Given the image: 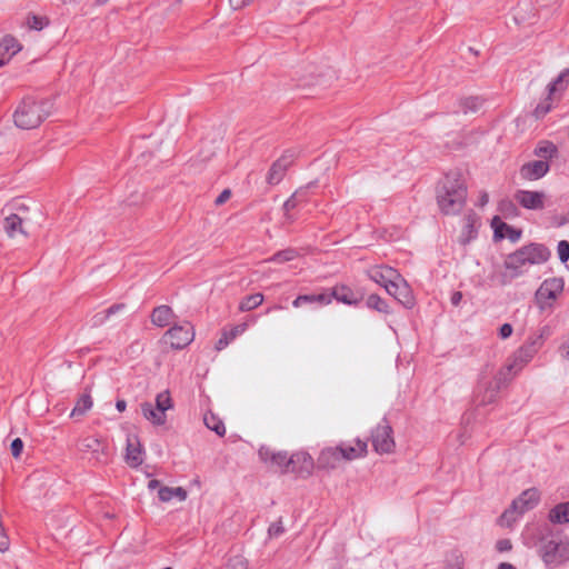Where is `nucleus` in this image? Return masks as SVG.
I'll use <instances>...</instances> for the list:
<instances>
[{
  "label": "nucleus",
  "instance_id": "nucleus-1",
  "mask_svg": "<svg viewBox=\"0 0 569 569\" xmlns=\"http://www.w3.org/2000/svg\"><path fill=\"white\" fill-rule=\"evenodd\" d=\"M437 200L442 213H459L467 200L465 181L457 174H447L438 191Z\"/></svg>",
  "mask_w": 569,
  "mask_h": 569
},
{
  "label": "nucleus",
  "instance_id": "nucleus-2",
  "mask_svg": "<svg viewBox=\"0 0 569 569\" xmlns=\"http://www.w3.org/2000/svg\"><path fill=\"white\" fill-rule=\"evenodd\" d=\"M52 104L46 99H23L13 114L18 128L30 130L39 127L51 113Z\"/></svg>",
  "mask_w": 569,
  "mask_h": 569
},
{
  "label": "nucleus",
  "instance_id": "nucleus-3",
  "mask_svg": "<svg viewBox=\"0 0 569 569\" xmlns=\"http://www.w3.org/2000/svg\"><path fill=\"white\" fill-rule=\"evenodd\" d=\"M540 556L547 566L558 567L569 560V539L550 535L541 539Z\"/></svg>",
  "mask_w": 569,
  "mask_h": 569
},
{
  "label": "nucleus",
  "instance_id": "nucleus-4",
  "mask_svg": "<svg viewBox=\"0 0 569 569\" xmlns=\"http://www.w3.org/2000/svg\"><path fill=\"white\" fill-rule=\"evenodd\" d=\"M77 449L93 466H104L111 460V450L106 439L96 436L81 437Z\"/></svg>",
  "mask_w": 569,
  "mask_h": 569
},
{
  "label": "nucleus",
  "instance_id": "nucleus-5",
  "mask_svg": "<svg viewBox=\"0 0 569 569\" xmlns=\"http://www.w3.org/2000/svg\"><path fill=\"white\" fill-rule=\"evenodd\" d=\"M540 500V493L536 488L525 490L511 506L500 516V525L510 527L525 512L533 509Z\"/></svg>",
  "mask_w": 569,
  "mask_h": 569
},
{
  "label": "nucleus",
  "instance_id": "nucleus-6",
  "mask_svg": "<svg viewBox=\"0 0 569 569\" xmlns=\"http://www.w3.org/2000/svg\"><path fill=\"white\" fill-rule=\"evenodd\" d=\"M546 331L547 328H543L538 337L530 339L528 343L520 347L515 353L512 362L508 363L501 371H505L506 376L511 378L512 375L521 370L523 366L533 358L538 349L542 346Z\"/></svg>",
  "mask_w": 569,
  "mask_h": 569
},
{
  "label": "nucleus",
  "instance_id": "nucleus-7",
  "mask_svg": "<svg viewBox=\"0 0 569 569\" xmlns=\"http://www.w3.org/2000/svg\"><path fill=\"white\" fill-rule=\"evenodd\" d=\"M563 280L561 278L546 279L536 292V302L540 310L551 308L553 302L563 291Z\"/></svg>",
  "mask_w": 569,
  "mask_h": 569
},
{
  "label": "nucleus",
  "instance_id": "nucleus-8",
  "mask_svg": "<svg viewBox=\"0 0 569 569\" xmlns=\"http://www.w3.org/2000/svg\"><path fill=\"white\" fill-rule=\"evenodd\" d=\"M193 339L194 331L189 322L171 327L162 337L164 343L177 350L186 348Z\"/></svg>",
  "mask_w": 569,
  "mask_h": 569
},
{
  "label": "nucleus",
  "instance_id": "nucleus-9",
  "mask_svg": "<svg viewBox=\"0 0 569 569\" xmlns=\"http://www.w3.org/2000/svg\"><path fill=\"white\" fill-rule=\"evenodd\" d=\"M371 443L378 453H390L393 451L396 443L392 437V428L386 418L372 431Z\"/></svg>",
  "mask_w": 569,
  "mask_h": 569
},
{
  "label": "nucleus",
  "instance_id": "nucleus-10",
  "mask_svg": "<svg viewBox=\"0 0 569 569\" xmlns=\"http://www.w3.org/2000/svg\"><path fill=\"white\" fill-rule=\"evenodd\" d=\"M510 377L506 376L505 371H500L495 378L493 382L480 381L476 392V401L480 406L490 405L496 401L499 390Z\"/></svg>",
  "mask_w": 569,
  "mask_h": 569
},
{
  "label": "nucleus",
  "instance_id": "nucleus-11",
  "mask_svg": "<svg viewBox=\"0 0 569 569\" xmlns=\"http://www.w3.org/2000/svg\"><path fill=\"white\" fill-rule=\"evenodd\" d=\"M259 458L271 468L278 469L282 473H288L289 457L284 451H274L267 446L260 447Z\"/></svg>",
  "mask_w": 569,
  "mask_h": 569
},
{
  "label": "nucleus",
  "instance_id": "nucleus-12",
  "mask_svg": "<svg viewBox=\"0 0 569 569\" xmlns=\"http://www.w3.org/2000/svg\"><path fill=\"white\" fill-rule=\"evenodd\" d=\"M143 448L137 435L129 433L127 436V446L124 460L131 468H138L143 462Z\"/></svg>",
  "mask_w": 569,
  "mask_h": 569
},
{
  "label": "nucleus",
  "instance_id": "nucleus-13",
  "mask_svg": "<svg viewBox=\"0 0 569 569\" xmlns=\"http://www.w3.org/2000/svg\"><path fill=\"white\" fill-rule=\"evenodd\" d=\"M387 292L407 308L413 306V297L407 281L399 273V279L387 286Z\"/></svg>",
  "mask_w": 569,
  "mask_h": 569
},
{
  "label": "nucleus",
  "instance_id": "nucleus-14",
  "mask_svg": "<svg viewBox=\"0 0 569 569\" xmlns=\"http://www.w3.org/2000/svg\"><path fill=\"white\" fill-rule=\"evenodd\" d=\"M288 461V473L310 475L313 469L312 457L303 451L292 453Z\"/></svg>",
  "mask_w": 569,
  "mask_h": 569
},
{
  "label": "nucleus",
  "instance_id": "nucleus-15",
  "mask_svg": "<svg viewBox=\"0 0 569 569\" xmlns=\"http://www.w3.org/2000/svg\"><path fill=\"white\" fill-rule=\"evenodd\" d=\"M545 193L541 191L518 190L515 200L525 209L541 210L545 207Z\"/></svg>",
  "mask_w": 569,
  "mask_h": 569
},
{
  "label": "nucleus",
  "instance_id": "nucleus-16",
  "mask_svg": "<svg viewBox=\"0 0 569 569\" xmlns=\"http://www.w3.org/2000/svg\"><path fill=\"white\" fill-rule=\"evenodd\" d=\"M293 162V153L287 152L274 161L268 172L267 182L278 184L284 177L286 171Z\"/></svg>",
  "mask_w": 569,
  "mask_h": 569
},
{
  "label": "nucleus",
  "instance_id": "nucleus-17",
  "mask_svg": "<svg viewBox=\"0 0 569 569\" xmlns=\"http://www.w3.org/2000/svg\"><path fill=\"white\" fill-rule=\"evenodd\" d=\"M368 277L370 280L375 281L376 283L380 284L387 290V286L391 284L392 281L399 279V272L388 266H376L367 271Z\"/></svg>",
  "mask_w": 569,
  "mask_h": 569
},
{
  "label": "nucleus",
  "instance_id": "nucleus-18",
  "mask_svg": "<svg viewBox=\"0 0 569 569\" xmlns=\"http://www.w3.org/2000/svg\"><path fill=\"white\" fill-rule=\"evenodd\" d=\"M549 171V164L546 160H535L525 163L520 168V176L525 180H538Z\"/></svg>",
  "mask_w": 569,
  "mask_h": 569
},
{
  "label": "nucleus",
  "instance_id": "nucleus-19",
  "mask_svg": "<svg viewBox=\"0 0 569 569\" xmlns=\"http://www.w3.org/2000/svg\"><path fill=\"white\" fill-rule=\"evenodd\" d=\"M342 461L343 460L341 458V452L339 451L337 446L325 448L323 450H321L317 459V465L318 468L320 469L331 470L340 467Z\"/></svg>",
  "mask_w": 569,
  "mask_h": 569
},
{
  "label": "nucleus",
  "instance_id": "nucleus-20",
  "mask_svg": "<svg viewBox=\"0 0 569 569\" xmlns=\"http://www.w3.org/2000/svg\"><path fill=\"white\" fill-rule=\"evenodd\" d=\"M525 259L530 264H540L550 258V251L543 244L531 243L521 248Z\"/></svg>",
  "mask_w": 569,
  "mask_h": 569
},
{
  "label": "nucleus",
  "instance_id": "nucleus-21",
  "mask_svg": "<svg viewBox=\"0 0 569 569\" xmlns=\"http://www.w3.org/2000/svg\"><path fill=\"white\" fill-rule=\"evenodd\" d=\"M328 293L331 296V300L336 299L338 302L348 306H356L361 300V297L357 292L345 284L335 286Z\"/></svg>",
  "mask_w": 569,
  "mask_h": 569
},
{
  "label": "nucleus",
  "instance_id": "nucleus-22",
  "mask_svg": "<svg viewBox=\"0 0 569 569\" xmlns=\"http://www.w3.org/2000/svg\"><path fill=\"white\" fill-rule=\"evenodd\" d=\"M338 449L341 452L342 460L350 461L363 457L367 453V442L357 439L355 445L341 443L338 446Z\"/></svg>",
  "mask_w": 569,
  "mask_h": 569
},
{
  "label": "nucleus",
  "instance_id": "nucleus-23",
  "mask_svg": "<svg viewBox=\"0 0 569 569\" xmlns=\"http://www.w3.org/2000/svg\"><path fill=\"white\" fill-rule=\"evenodd\" d=\"M21 50L18 40L11 36H6L0 40V67L6 64L16 53Z\"/></svg>",
  "mask_w": 569,
  "mask_h": 569
},
{
  "label": "nucleus",
  "instance_id": "nucleus-24",
  "mask_svg": "<svg viewBox=\"0 0 569 569\" xmlns=\"http://www.w3.org/2000/svg\"><path fill=\"white\" fill-rule=\"evenodd\" d=\"M329 303H331V296H329L328 291L313 295H300L292 301L295 308H300L305 305L327 306Z\"/></svg>",
  "mask_w": 569,
  "mask_h": 569
},
{
  "label": "nucleus",
  "instance_id": "nucleus-25",
  "mask_svg": "<svg viewBox=\"0 0 569 569\" xmlns=\"http://www.w3.org/2000/svg\"><path fill=\"white\" fill-rule=\"evenodd\" d=\"M173 318H174L173 310L167 305H161V306L156 307L152 310L151 316H150V320H151L152 325L160 327V328L168 326L172 321Z\"/></svg>",
  "mask_w": 569,
  "mask_h": 569
},
{
  "label": "nucleus",
  "instance_id": "nucleus-26",
  "mask_svg": "<svg viewBox=\"0 0 569 569\" xmlns=\"http://www.w3.org/2000/svg\"><path fill=\"white\" fill-rule=\"evenodd\" d=\"M505 266L507 269L512 270V277L520 276L525 268L529 266L527 259H525L523 252L520 249L509 254L505 261Z\"/></svg>",
  "mask_w": 569,
  "mask_h": 569
},
{
  "label": "nucleus",
  "instance_id": "nucleus-27",
  "mask_svg": "<svg viewBox=\"0 0 569 569\" xmlns=\"http://www.w3.org/2000/svg\"><path fill=\"white\" fill-rule=\"evenodd\" d=\"M463 220H465V226L461 231L460 241H461V243L466 244V243L470 242L477 236L476 224L478 222V217L473 211H469L465 216Z\"/></svg>",
  "mask_w": 569,
  "mask_h": 569
},
{
  "label": "nucleus",
  "instance_id": "nucleus-28",
  "mask_svg": "<svg viewBox=\"0 0 569 569\" xmlns=\"http://www.w3.org/2000/svg\"><path fill=\"white\" fill-rule=\"evenodd\" d=\"M141 411L143 417L153 425L161 426L166 422V413L150 402L142 403Z\"/></svg>",
  "mask_w": 569,
  "mask_h": 569
},
{
  "label": "nucleus",
  "instance_id": "nucleus-29",
  "mask_svg": "<svg viewBox=\"0 0 569 569\" xmlns=\"http://www.w3.org/2000/svg\"><path fill=\"white\" fill-rule=\"evenodd\" d=\"M3 229L11 238L16 237L18 233L26 234L22 228V218L16 213H11L4 218Z\"/></svg>",
  "mask_w": 569,
  "mask_h": 569
},
{
  "label": "nucleus",
  "instance_id": "nucleus-30",
  "mask_svg": "<svg viewBox=\"0 0 569 569\" xmlns=\"http://www.w3.org/2000/svg\"><path fill=\"white\" fill-rule=\"evenodd\" d=\"M552 523H567L569 522V501L561 502L555 506L548 515Z\"/></svg>",
  "mask_w": 569,
  "mask_h": 569
},
{
  "label": "nucleus",
  "instance_id": "nucleus-31",
  "mask_svg": "<svg viewBox=\"0 0 569 569\" xmlns=\"http://www.w3.org/2000/svg\"><path fill=\"white\" fill-rule=\"evenodd\" d=\"M158 497L162 502H168L173 498L184 501L187 499V491L182 487H161L159 488Z\"/></svg>",
  "mask_w": 569,
  "mask_h": 569
},
{
  "label": "nucleus",
  "instance_id": "nucleus-32",
  "mask_svg": "<svg viewBox=\"0 0 569 569\" xmlns=\"http://www.w3.org/2000/svg\"><path fill=\"white\" fill-rule=\"evenodd\" d=\"M203 422L208 429L214 431L219 437H223L226 435V426L223 421L213 412H206L203 416Z\"/></svg>",
  "mask_w": 569,
  "mask_h": 569
},
{
  "label": "nucleus",
  "instance_id": "nucleus-33",
  "mask_svg": "<svg viewBox=\"0 0 569 569\" xmlns=\"http://www.w3.org/2000/svg\"><path fill=\"white\" fill-rule=\"evenodd\" d=\"M93 401L89 393H83L77 400L74 408L72 409L70 417L77 418L86 415L92 408Z\"/></svg>",
  "mask_w": 569,
  "mask_h": 569
},
{
  "label": "nucleus",
  "instance_id": "nucleus-34",
  "mask_svg": "<svg viewBox=\"0 0 569 569\" xmlns=\"http://www.w3.org/2000/svg\"><path fill=\"white\" fill-rule=\"evenodd\" d=\"M264 297L262 293L257 292L244 297L239 303L240 311H251L262 305Z\"/></svg>",
  "mask_w": 569,
  "mask_h": 569
},
{
  "label": "nucleus",
  "instance_id": "nucleus-35",
  "mask_svg": "<svg viewBox=\"0 0 569 569\" xmlns=\"http://www.w3.org/2000/svg\"><path fill=\"white\" fill-rule=\"evenodd\" d=\"M569 83V69H563L558 77L548 84V93L552 96L556 91L563 90Z\"/></svg>",
  "mask_w": 569,
  "mask_h": 569
},
{
  "label": "nucleus",
  "instance_id": "nucleus-36",
  "mask_svg": "<svg viewBox=\"0 0 569 569\" xmlns=\"http://www.w3.org/2000/svg\"><path fill=\"white\" fill-rule=\"evenodd\" d=\"M298 257V252L296 249L288 248L281 251L276 252L272 257L267 259L266 261L276 262V263H284L291 261Z\"/></svg>",
  "mask_w": 569,
  "mask_h": 569
},
{
  "label": "nucleus",
  "instance_id": "nucleus-37",
  "mask_svg": "<svg viewBox=\"0 0 569 569\" xmlns=\"http://www.w3.org/2000/svg\"><path fill=\"white\" fill-rule=\"evenodd\" d=\"M446 569H462L463 557L459 550H451L447 553L445 560Z\"/></svg>",
  "mask_w": 569,
  "mask_h": 569
},
{
  "label": "nucleus",
  "instance_id": "nucleus-38",
  "mask_svg": "<svg viewBox=\"0 0 569 569\" xmlns=\"http://www.w3.org/2000/svg\"><path fill=\"white\" fill-rule=\"evenodd\" d=\"M536 156L549 159L552 158L557 153V148L552 142L549 141H542L538 144V147L535 149Z\"/></svg>",
  "mask_w": 569,
  "mask_h": 569
},
{
  "label": "nucleus",
  "instance_id": "nucleus-39",
  "mask_svg": "<svg viewBox=\"0 0 569 569\" xmlns=\"http://www.w3.org/2000/svg\"><path fill=\"white\" fill-rule=\"evenodd\" d=\"M482 104L479 97H468L460 100V108L463 113L477 111Z\"/></svg>",
  "mask_w": 569,
  "mask_h": 569
},
{
  "label": "nucleus",
  "instance_id": "nucleus-40",
  "mask_svg": "<svg viewBox=\"0 0 569 569\" xmlns=\"http://www.w3.org/2000/svg\"><path fill=\"white\" fill-rule=\"evenodd\" d=\"M499 211L506 217V218H512L518 216V208L516 204L509 200L505 199L499 202Z\"/></svg>",
  "mask_w": 569,
  "mask_h": 569
},
{
  "label": "nucleus",
  "instance_id": "nucleus-41",
  "mask_svg": "<svg viewBox=\"0 0 569 569\" xmlns=\"http://www.w3.org/2000/svg\"><path fill=\"white\" fill-rule=\"evenodd\" d=\"M305 194V190H298L283 203V210L286 211V214H288L298 206V203L303 199ZM287 217L289 218V216Z\"/></svg>",
  "mask_w": 569,
  "mask_h": 569
},
{
  "label": "nucleus",
  "instance_id": "nucleus-42",
  "mask_svg": "<svg viewBox=\"0 0 569 569\" xmlns=\"http://www.w3.org/2000/svg\"><path fill=\"white\" fill-rule=\"evenodd\" d=\"M367 306L380 312H388V305L378 295H370L367 299Z\"/></svg>",
  "mask_w": 569,
  "mask_h": 569
},
{
  "label": "nucleus",
  "instance_id": "nucleus-43",
  "mask_svg": "<svg viewBox=\"0 0 569 569\" xmlns=\"http://www.w3.org/2000/svg\"><path fill=\"white\" fill-rule=\"evenodd\" d=\"M156 407L162 410L164 413L172 407V400L169 391H162L156 397Z\"/></svg>",
  "mask_w": 569,
  "mask_h": 569
},
{
  "label": "nucleus",
  "instance_id": "nucleus-44",
  "mask_svg": "<svg viewBox=\"0 0 569 569\" xmlns=\"http://www.w3.org/2000/svg\"><path fill=\"white\" fill-rule=\"evenodd\" d=\"M491 227L493 228L495 237L499 238V239H502L506 237V234L503 233V230L507 231L508 229H510V226H508L506 222H503L498 216L492 218Z\"/></svg>",
  "mask_w": 569,
  "mask_h": 569
},
{
  "label": "nucleus",
  "instance_id": "nucleus-45",
  "mask_svg": "<svg viewBox=\"0 0 569 569\" xmlns=\"http://www.w3.org/2000/svg\"><path fill=\"white\" fill-rule=\"evenodd\" d=\"M551 96L548 94V97L542 102L538 103L533 110V116L536 119L543 118L551 110Z\"/></svg>",
  "mask_w": 569,
  "mask_h": 569
},
{
  "label": "nucleus",
  "instance_id": "nucleus-46",
  "mask_svg": "<svg viewBox=\"0 0 569 569\" xmlns=\"http://www.w3.org/2000/svg\"><path fill=\"white\" fill-rule=\"evenodd\" d=\"M228 569H247L248 561L243 556L237 555L231 557L227 563Z\"/></svg>",
  "mask_w": 569,
  "mask_h": 569
},
{
  "label": "nucleus",
  "instance_id": "nucleus-47",
  "mask_svg": "<svg viewBox=\"0 0 569 569\" xmlns=\"http://www.w3.org/2000/svg\"><path fill=\"white\" fill-rule=\"evenodd\" d=\"M48 20L39 16H31L28 18V26L33 30H42L48 26Z\"/></svg>",
  "mask_w": 569,
  "mask_h": 569
},
{
  "label": "nucleus",
  "instance_id": "nucleus-48",
  "mask_svg": "<svg viewBox=\"0 0 569 569\" xmlns=\"http://www.w3.org/2000/svg\"><path fill=\"white\" fill-rule=\"evenodd\" d=\"M557 251L561 262H567L569 260V242L567 240L559 241Z\"/></svg>",
  "mask_w": 569,
  "mask_h": 569
},
{
  "label": "nucleus",
  "instance_id": "nucleus-49",
  "mask_svg": "<svg viewBox=\"0 0 569 569\" xmlns=\"http://www.w3.org/2000/svg\"><path fill=\"white\" fill-rule=\"evenodd\" d=\"M284 531L281 520L276 521L269 526L268 533L270 537H279Z\"/></svg>",
  "mask_w": 569,
  "mask_h": 569
},
{
  "label": "nucleus",
  "instance_id": "nucleus-50",
  "mask_svg": "<svg viewBox=\"0 0 569 569\" xmlns=\"http://www.w3.org/2000/svg\"><path fill=\"white\" fill-rule=\"evenodd\" d=\"M11 453L14 458H19L22 449H23V441L20 438H16L10 446Z\"/></svg>",
  "mask_w": 569,
  "mask_h": 569
},
{
  "label": "nucleus",
  "instance_id": "nucleus-51",
  "mask_svg": "<svg viewBox=\"0 0 569 569\" xmlns=\"http://www.w3.org/2000/svg\"><path fill=\"white\" fill-rule=\"evenodd\" d=\"M248 328V322L239 323L230 329L228 333L230 335V339H234L236 337L242 335Z\"/></svg>",
  "mask_w": 569,
  "mask_h": 569
},
{
  "label": "nucleus",
  "instance_id": "nucleus-52",
  "mask_svg": "<svg viewBox=\"0 0 569 569\" xmlns=\"http://www.w3.org/2000/svg\"><path fill=\"white\" fill-rule=\"evenodd\" d=\"M9 548V538L6 535L3 525L0 526V551L4 552Z\"/></svg>",
  "mask_w": 569,
  "mask_h": 569
},
{
  "label": "nucleus",
  "instance_id": "nucleus-53",
  "mask_svg": "<svg viewBox=\"0 0 569 569\" xmlns=\"http://www.w3.org/2000/svg\"><path fill=\"white\" fill-rule=\"evenodd\" d=\"M109 319L108 313L104 311L98 312L92 317L93 326H101Z\"/></svg>",
  "mask_w": 569,
  "mask_h": 569
},
{
  "label": "nucleus",
  "instance_id": "nucleus-54",
  "mask_svg": "<svg viewBox=\"0 0 569 569\" xmlns=\"http://www.w3.org/2000/svg\"><path fill=\"white\" fill-rule=\"evenodd\" d=\"M230 341H232V339H230V335L228 333V331H224L222 333V337L217 341L216 349L222 350L229 345Z\"/></svg>",
  "mask_w": 569,
  "mask_h": 569
},
{
  "label": "nucleus",
  "instance_id": "nucleus-55",
  "mask_svg": "<svg viewBox=\"0 0 569 569\" xmlns=\"http://www.w3.org/2000/svg\"><path fill=\"white\" fill-rule=\"evenodd\" d=\"M512 326L510 323H503L499 329V336L501 339H507L512 335Z\"/></svg>",
  "mask_w": 569,
  "mask_h": 569
},
{
  "label": "nucleus",
  "instance_id": "nucleus-56",
  "mask_svg": "<svg viewBox=\"0 0 569 569\" xmlns=\"http://www.w3.org/2000/svg\"><path fill=\"white\" fill-rule=\"evenodd\" d=\"M253 0H229L230 6L233 10L242 9L243 7L248 6Z\"/></svg>",
  "mask_w": 569,
  "mask_h": 569
},
{
  "label": "nucleus",
  "instance_id": "nucleus-57",
  "mask_svg": "<svg viewBox=\"0 0 569 569\" xmlns=\"http://www.w3.org/2000/svg\"><path fill=\"white\" fill-rule=\"evenodd\" d=\"M124 307L126 306L123 303H116V305H112L111 307H109L108 309H106V312L108 313V316L110 318L112 315L123 310Z\"/></svg>",
  "mask_w": 569,
  "mask_h": 569
},
{
  "label": "nucleus",
  "instance_id": "nucleus-58",
  "mask_svg": "<svg viewBox=\"0 0 569 569\" xmlns=\"http://www.w3.org/2000/svg\"><path fill=\"white\" fill-rule=\"evenodd\" d=\"M231 196L230 190L226 189L223 190L216 199V204H222L224 203Z\"/></svg>",
  "mask_w": 569,
  "mask_h": 569
},
{
  "label": "nucleus",
  "instance_id": "nucleus-59",
  "mask_svg": "<svg viewBox=\"0 0 569 569\" xmlns=\"http://www.w3.org/2000/svg\"><path fill=\"white\" fill-rule=\"evenodd\" d=\"M499 551H508L511 549V542L508 539H502L497 542Z\"/></svg>",
  "mask_w": 569,
  "mask_h": 569
},
{
  "label": "nucleus",
  "instance_id": "nucleus-60",
  "mask_svg": "<svg viewBox=\"0 0 569 569\" xmlns=\"http://www.w3.org/2000/svg\"><path fill=\"white\" fill-rule=\"evenodd\" d=\"M507 236L509 237L510 240L517 241L521 236V231L510 227V229L507 230Z\"/></svg>",
  "mask_w": 569,
  "mask_h": 569
},
{
  "label": "nucleus",
  "instance_id": "nucleus-61",
  "mask_svg": "<svg viewBox=\"0 0 569 569\" xmlns=\"http://www.w3.org/2000/svg\"><path fill=\"white\" fill-rule=\"evenodd\" d=\"M561 357L569 361V340L565 342L560 348Z\"/></svg>",
  "mask_w": 569,
  "mask_h": 569
},
{
  "label": "nucleus",
  "instance_id": "nucleus-62",
  "mask_svg": "<svg viewBox=\"0 0 569 569\" xmlns=\"http://www.w3.org/2000/svg\"><path fill=\"white\" fill-rule=\"evenodd\" d=\"M462 299V293L460 291H455L451 296V303L453 306H458Z\"/></svg>",
  "mask_w": 569,
  "mask_h": 569
},
{
  "label": "nucleus",
  "instance_id": "nucleus-63",
  "mask_svg": "<svg viewBox=\"0 0 569 569\" xmlns=\"http://www.w3.org/2000/svg\"><path fill=\"white\" fill-rule=\"evenodd\" d=\"M159 487H160V481H159V480H157V479H152V480H150V481L148 482V488H149L150 490H154V489H157V488H159Z\"/></svg>",
  "mask_w": 569,
  "mask_h": 569
},
{
  "label": "nucleus",
  "instance_id": "nucleus-64",
  "mask_svg": "<svg viewBox=\"0 0 569 569\" xmlns=\"http://www.w3.org/2000/svg\"><path fill=\"white\" fill-rule=\"evenodd\" d=\"M498 569H516V567L509 562H501L498 566Z\"/></svg>",
  "mask_w": 569,
  "mask_h": 569
}]
</instances>
